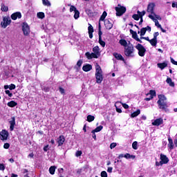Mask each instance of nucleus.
I'll list each match as a JSON object with an SVG mask.
<instances>
[{"mask_svg":"<svg viewBox=\"0 0 177 177\" xmlns=\"http://www.w3.org/2000/svg\"><path fill=\"white\" fill-rule=\"evenodd\" d=\"M154 8H156V4L154 3H149L147 8V13L154 15Z\"/></svg>","mask_w":177,"mask_h":177,"instance_id":"9b49d317","label":"nucleus"},{"mask_svg":"<svg viewBox=\"0 0 177 177\" xmlns=\"http://www.w3.org/2000/svg\"><path fill=\"white\" fill-rule=\"evenodd\" d=\"M132 17H133V19H134V20H139V19H140L138 14V15H136V14L133 15Z\"/></svg>","mask_w":177,"mask_h":177,"instance_id":"c03bdc74","label":"nucleus"},{"mask_svg":"<svg viewBox=\"0 0 177 177\" xmlns=\"http://www.w3.org/2000/svg\"><path fill=\"white\" fill-rule=\"evenodd\" d=\"M103 129V126H99L94 130L91 131L92 133H95V132H100Z\"/></svg>","mask_w":177,"mask_h":177,"instance_id":"c756f323","label":"nucleus"},{"mask_svg":"<svg viewBox=\"0 0 177 177\" xmlns=\"http://www.w3.org/2000/svg\"><path fill=\"white\" fill-rule=\"evenodd\" d=\"M139 114H140V111L138 109L136 112H133V113H131V118H135V117H138Z\"/></svg>","mask_w":177,"mask_h":177,"instance_id":"bb28decb","label":"nucleus"},{"mask_svg":"<svg viewBox=\"0 0 177 177\" xmlns=\"http://www.w3.org/2000/svg\"><path fill=\"white\" fill-rule=\"evenodd\" d=\"M6 95H8L9 97H12V96L13 95L9 90H6Z\"/></svg>","mask_w":177,"mask_h":177,"instance_id":"603ef678","label":"nucleus"},{"mask_svg":"<svg viewBox=\"0 0 177 177\" xmlns=\"http://www.w3.org/2000/svg\"><path fill=\"white\" fill-rule=\"evenodd\" d=\"M5 169V166L3 164H0V171H3Z\"/></svg>","mask_w":177,"mask_h":177,"instance_id":"bf43d9fd","label":"nucleus"},{"mask_svg":"<svg viewBox=\"0 0 177 177\" xmlns=\"http://www.w3.org/2000/svg\"><path fill=\"white\" fill-rule=\"evenodd\" d=\"M159 35H160V34L158 33V32H156L153 34V39L157 40V37H158Z\"/></svg>","mask_w":177,"mask_h":177,"instance_id":"6e6d98bb","label":"nucleus"},{"mask_svg":"<svg viewBox=\"0 0 177 177\" xmlns=\"http://www.w3.org/2000/svg\"><path fill=\"white\" fill-rule=\"evenodd\" d=\"M136 48L137 49V50H138V55L141 57H143V56L146 55V48H145V46H143L142 44H138L136 46Z\"/></svg>","mask_w":177,"mask_h":177,"instance_id":"39448f33","label":"nucleus"},{"mask_svg":"<svg viewBox=\"0 0 177 177\" xmlns=\"http://www.w3.org/2000/svg\"><path fill=\"white\" fill-rule=\"evenodd\" d=\"M145 28V31H151V28L150 26H147Z\"/></svg>","mask_w":177,"mask_h":177,"instance_id":"e2e57ef3","label":"nucleus"},{"mask_svg":"<svg viewBox=\"0 0 177 177\" xmlns=\"http://www.w3.org/2000/svg\"><path fill=\"white\" fill-rule=\"evenodd\" d=\"M160 162H156V167H160V165H162L163 164H168L169 159H168V157L167 156L161 153L160 157Z\"/></svg>","mask_w":177,"mask_h":177,"instance_id":"20e7f679","label":"nucleus"},{"mask_svg":"<svg viewBox=\"0 0 177 177\" xmlns=\"http://www.w3.org/2000/svg\"><path fill=\"white\" fill-rule=\"evenodd\" d=\"M158 102H161L162 101H167V97L164 95H158Z\"/></svg>","mask_w":177,"mask_h":177,"instance_id":"a878e982","label":"nucleus"},{"mask_svg":"<svg viewBox=\"0 0 177 177\" xmlns=\"http://www.w3.org/2000/svg\"><path fill=\"white\" fill-rule=\"evenodd\" d=\"M155 95H156V91L151 90L149 91V93L147 94V96H148V97L145 98V100H146L147 102H149L151 100V99H153V97H154Z\"/></svg>","mask_w":177,"mask_h":177,"instance_id":"f8f14e48","label":"nucleus"},{"mask_svg":"<svg viewBox=\"0 0 177 177\" xmlns=\"http://www.w3.org/2000/svg\"><path fill=\"white\" fill-rule=\"evenodd\" d=\"M38 19H44L45 18V13L40 12L37 13Z\"/></svg>","mask_w":177,"mask_h":177,"instance_id":"c9c22d12","label":"nucleus"},{"mask_svg":"<svg viewBox=\"0 0 177 177\" xmlns=\"http://www.w3.org/2000/svg\"><path fill=\"white\" fill-rule=\"evenodd\" d=\"M18 19H21V13L19 12H17L15 13H13L12 15H11V19L12 20H17Z\"/></svg>","mask_w":177,"mask_h":177,"instance_id":"f3484780","label":"nucleus"},{"mask_svg":"<svg viewBox=\"0 0 177 177\" xmlns=\"http://www.w3.org/2000/svg\"><path fill=\"white\" fill-rule=\"evenodd\" d=\"M82 70H83V71L88 73V71H91L92 70V65H91V64L84 65L82 67Z\"/></svg>","mask_w":177,"mask_h":177,"instance_id":"6ab92c4d","label":"nucleus"},{"mask_svg":"<svg viewBox=\"0 0 177 177\" xmlns=\"http://www.w3.org/2000/svg\"><path fill=\"white\" fill-rule=\"evenodd\" d=\"M8 6H5V5H1V10H2V12H8Z\"/></svg>","mask_w":177,"mask_h":177,"instance_id":"ea45409f","label":"nucleus"},{"mask_svg":"<svg viewBox=\"0 0 177 177\" xmlns=\"http://www.w3.org/2000/svg\"><path fill=\"white\" fill-rule=\"evenodd\" d=\"M171 62L173 64H175V66H177V62L175 61V59H174V58H171Z\"/></svg>","mask_w":177,"mask_h":177,"instance_id":"4d7b16f0","label":"nucleus"},{"mask_svg":"<svg viewBox=\"0 0 177 177\" xmlns=\"http://www.w3.org/2000/svg\"><path fill=\"white\" fill-rule=\"evenodd\" d=\"M152 15H153V16H154V17L156 18V20H161V17H160V15H157L154 12Z\"/></svg>","mask_w":177,"mask_h":177,"instance_id":"8fccbe9b","label":"nucleus"},{"mask_svg":"<svg viewBox=\"0 0 177 177\" xmlns=\"http://www.w3.org/2000/svg\"><path fill=\"white\" fill-rule=\"evenodd\" d=\"M0 136L1 140H6V139H8V136H9V133L6 130H3L0 133Z\"/></svg>","mask_w":177,"mask_h":177,"instance_id":"4468645a","label":"nucleus"},{"mask_svg":"<svg viewBox=\"0 0 177 177\" xmlns=\"http://www.w3.org/2000/svg\"><path fill=\"white\" fill-rule=\"evenodd\" d=\"M122 106H123L124 109H129V106H128V104H123Z\"/></svg>","mask_w":177,"mask_h":177,"instance_id":"774afa93","label":"nucleus"},{"mask_svg":"<svg viewBox=\"0 0 177 177\" xmlns=\"http://www.w3.org/2000/svg\"><path fill=\"white\" fill-rule=\"evenodd\" d=\"M10 145L9 143H5L3 145L4 149H8V147H10Z\"/></svg>","mask_w":177,"mask_h":177,"instance_id":"052dcab7","label":"nucleus"},{"mask_svg":"<svg viewBox=\"0 0 177 177\" xmlns=\"http://www.w3.org/2000/svg\"><path fill=\"white\" fill-rule=\"evenodd\" d=\"M9 89H10V91H12L13 89H16V86L13 84H11L10 87H9Z\"/></svg>","mask_w":177,"mask_h":177,"instance_id":"864d4df0","label":"nucleus"},{"mask_svg":"<svg viewBox=\"0 0 177 177\" xmlns=\"http://www.w3.org/2000/svg\"><path fill=\"white\" fill-rule=\"evenodd\" d=\"M43 2V5H44V6H50V1L48 0H42Z\"/></svg>","mask_w":177,"mask_h":177,"instance_id":"e433bc0d","label":"nucleus"},{"mask_svg":"<svg viewBox=\"0 0 177 177\" xmlns=\"http://www.w3.org/2000/svg\"><path fill=\"white\" fill-rule=\"evenodd\" d=\"M95 79L97 84H102L103 81V71L99 64L95 66Z\"/></svg>","mask_w":177,"mask_h":177,"instance_id":"f03ea898","label":"nucleus"},{"mask_svg":"<svg viewBox=\"0 0 177 177\" xmlns=\"http://www.w3.org/2000/svg\"><path fill=\"white\" fill-rule=\"evenodd\" d=\"M104 26L106 30H111V28H113V23H111L109 19H106L104 21Z\"/></svg>","mask_w":177,"mask_h":177,"instance_id":"dca6fc26","label":"nucleus"},{"mask_svg":"<svg viewBox=\"0 0 177 177\" xmlns=\"http://www.w3.org/2000/svg\"><path fill=\"white\" fill-rule=\"evenodd\" d=\"M167 84H169V86H175V83H174V82H172V79H171L170 77H167V80H166Z\"/></svg>","mask_w":177,"mask_h":177,"instance_id":"393cba45","label":"nucleus"},{"mask_svg":"<svg viewBox=\"0 0 177 177\" xmlns=\"http://www.w3.org/2000/svg\"><path fill=\"white\" fill-rule=\"evenodd\" d=\"M138 34H140V37H143V35L146 34V28H141L140 31H138Z\"/></svg>","mask_w":177,"mask_h":177,"instance_id":"f704fd0d","label":"nucleus"},{"mask_svg":"<svg viewBox=\"0 0 177 177\" xmlns=\"http://www.w3.org/2000/svg\"><path fill=\"white\" fill-rule=\"evenodd\" d=\"M132 147L134 150H138V142H133L132 144Z\"/></svg>","mask_w":177,"mask_h":177,"instance_id":"58836bf2","label":"nucleus"},{"mask_svg":"<svg viewBox=\"0 0 177 177\" xmlns=\"http://www.w3.org/2000/svg\"><path fill=\"white\" fill-rule=\"evenodd\" d=\"M155 26L158 27V28H161V24L158 22V20H155Z\"/></svg>","mask_w":177,"mask_h":177,"instance_id":"79ce46f5","label":"nucleus"},{"mask_svg":"<svg viewBox=\"0 0 177 177\" xmlns=\"http://www.w3.org/2000/svg\"><path fill=\"white\" fill-rule=\"evenodd\" d=\"M7 105L8 107H15V106H17V103L15 101H10V102H8Z\"/></svg>","mask_w":177,"mask_h":177,"instance_id":"cd10ccee","label":"nucleus"},{"mask_svg":"<svg viewBox=\"0 0 177 177\" xmlns=\"http://www.w3.org/2000/svg\"><path fill=\"white\" fill-rule=\"evenodd\" d=\"M103 33L102 32V29L100 24H99V32H98V35H99V44L102 46V48H104L106 46V42L102 40V35Z\"/></svg>","mask_w":177,"mask_h":177,"instance_id":"1a4fd4ad","label":"nucleus"},{"mask_svg":"<svg viewBox=\"0 0 177 177\" xmlns=\"http://www.w3.org/2000/svg\"><path fill=\"white\" fill-rule=\"evenodd\" d=\"M43 90L44 92H49V87H44Z\"/></svg>","mask_w":177,"mask_h":177,"instance_id":"69168bd1","label":"nucleus"},{"mask_svg":"<svg viewBox=\"0 0 177 177\" xmlns=\"http://www.w3.org/2000/svg\"><path fill=\"white\" fill-rule=\"evenodd\" d=\"M130 157H131V154H129V153H126V154H124V158H130Z\"/></svg>","mask_w":177,"mask_h":177,"instance_id":"0e129e2a","label":"nucleus"},{"mask_svg":"<svg viewBox=\"0 0 177 177\" xmlns=\"http://www.w3.org/2000/svg\"><path fill=\"white\" fill-rule=\"evenodd\" d=\"M107 16V12L106 11H104V12L102 13L100 20L101 21H104V19H106V17Z\"/></svg>","mask_w":177,"mask_h":177,"instance_id":"72a5a7b5","label":"nucleus"},{"mask_svg":"<svg viewBox=\"0 0 177 177\" xmlns=\"http://www.w3.org/2000/svg\"><path fill=\"white\" fill-rule=\"evenodd\" d=\"M168 140V147L170 149V150H174V141L172 140V138H169Z\"/></svg>","mask_w":177,"mask_h":177,"instance_id":"5701e85b","label":"nucleus"},{"mask_svg":"<svg viewBox=\"0 0 177 177\" xmlns=\"http://www.w3.org/2000/svg\"><path fill=\"white\" fill-rule=\"evenodd\" d=\"M77 66H78V67H81V66H82V59H80L77 62Z\"/></svg>","mask_w":177,"mask_h":177,"instance_id":"5fc2aeb1","label":"nucleus"},{"mask_svg":"<svg viewBox=\"0 0 177 177\" xmlns=\"http://www.w3.org/2000/svg\"><path fill=\"white\" fill-rule=\"evenodd\" d=\"M158 104L159 106V109L160 110H164L165 111H168V109L167 108L168 107V105H167V101H158Z\"/></svg>","mask_w":177,"mask_h":177,"instance_id":"9d476101","label":"nucleus"},{"mask_svg":"<svg viewBox=\"0 0 177 177\" xmlns=\"http://www.w3.org/2000/svg\"><path fill=\"white\" fill-rule=\"evenodd\" d=\"M171 6L172 8H177V3L173 2Z\"/></svg>","mask_w":177,"mask_h":177,"instance_id":"338daca9","label":"nucleus"},{"mask_svg":"<svg viewBox=\"0 0 177 177\" xmlns=\"http://www.w3.org/2000/svg\"><path fill=\"white\" fill-rule=\"evenodd\" d=\"M77 10V8H75V6H71V8H70V12H75Z\"/></svg>","mask_w":177,"mask_h":177,"instance_id":"a19ab883","label":"nucleus"},{"mask_svg":"<svg viewBox=\"0 0 177 177\" xmlns=\"http://www.w3.org/2000/svg\"><path fill=\"white\" fill-rule=\"evenodd\" d=\"M66 139L64 138V136H60L57 139V143L58 146H62L64 143Z\"/></svg>","mask_w":177,"mask_h":177,"instance_id":"412c9836","label":"nucleus"},{"mask_svg":"<svg viewBox=\"0 0 177 177\" xmlns=\"http://www.w3.org/2000/svg\"><path fill=\"white\" fill-rule=\"evenodd\" d=\"M149 44H151V45L152 46H156V45H157V39H151V40H149Z\"/></svg>","mask_w":177,"mask_h":177,"instance_id":"c85d7f7f","label":"nucleus"},{"mask_svg":"<svg viewBox=\"0 0 177 177\" xmlns=\"http://www.w3.org/2000/svg\"><path fill=\"white\" fill-rule=\"evenodd\" d=\"M55 171H56V167H55V166H51L49 169V172L51 175H55Z\"/></svg>","mask_w":177,"mask_h":177,"instance_id":"2f4dec72","label":"nucleus"},{"mask_svg":"<svg viewBox=\"0 0 177 177\" xmlns=\"http://www.w3.org/2000/svg\"><path fill=\"white\" fill-rule=\"evenodd\" d=\"M12 20L10 19V17H4L3 18V21L1 23V26L3 28H6L7 26L10 24Z\"/></svg>","mask_w":177,"mask_h":177,"instance_id":"0eeeda50","label":"nucleus"},{"mask_svg":"<svg viewBox=\"0 0 177 177\" xmlns=\"http://www.w3.org/2000/svg\"><path fill=\"white\" fill-rule=\"evenodd\" d=\"M107 172L111 174V172H113V167H108Z\"/></svg>","mask_w":177,"mask_h":177,"instance_id":"13d9d810","label":"nucleus"},{"mask_svg":"<svg viewBox=\"0 0 177 177\" xmlns=\"http://www.w3.org/2000/svg\"><path fill=\"white\" fill-rule=\"evenodd\" d=\"M82 151H77L75 153L76 157H80V156H82Z\"/></svg>","mask_w":177,"mask_h":177,"instance_id":"a18cd8bd","label":"nucleus"},{"mask_svg":"<svg viewBox=\"0 0 177 177\" xmlns=\"http://www.w3.org/2000/svg\"><path fill=\"white\" fill-rule=\"evenodd\" d=\"M87 59L91 60V59H97L100 57V48L96 46L93 48V53L87 52L85 53Z\"/></svg>","mask_w":177,"mask_h":177,"instance_id":"f257e3e1","label":"nucleus"},{"mask_svg":"<svg viewBox=\"0 0 177 177\" xmlns=\"http://www.w3.org/2000/svg\"><path fill=\"white\" fill-rule=\"evenodd\" d=\"M134 52L135 48L132 44H128V46L124 48V55L127 57H133L135 56Z\"/></svg>","mask_w":177,"mask_h":177,"instance_id":"7ed1b4c3","label":"nucleus"},{"mask_svg":"<svg viewBox=\"0 0 177 177\" xmlns=\"http://www.w3.org/2000/svg\"><path fill=\"white\" fill-rule=\"evenodd\" d=\"M137 13L139 16V17L141 19V20H143V16H145V15H146V11H137Z\"/></svg>","mask_w":177,"mask_h":177,"instance_id":"7c9ffc66","label":"nucleus"},{"mask_svg":"<svg viewBox=\"0 0 177 177\" xmlns=\"http://www.w3.org/2000/svg\"><path fill=\"white\" fill-rule=\"evenodd\" d=\"M88 33H92V32H93V27L91 25H90V26H88Z\"/></svg>","mask_w":177,"mask_h":177,"instance_id":"37998d69","label":"nucleus"},{"mask_svg":"<svg viewBox=\"0 0 177 177\" xmlns=\"http://www.w3.org/2000/svg\"><path fill=\"white\" fill-rule=\"evenodd\" d=\"M130 33L132 35V37L134 39H136V41H138V42H140V44H142V40H140V39H139V37H138V33H136V32H135L132 29H131Z\"/></svg>","mask_w":177,"mask_h":177,"instance_id":"2eb2a0df","label":"nucleus"},{"mask_svg":"<svg viewBox=\"0 0 177 177\" xmlns=\"http://www.w3.org/2000/svg\"><path fill=\"white\" fill-rule=\"evenodd\" d=\"M22 31L24 35H28L30 34V26L26 22H24L22 24Z\"/></svg>","mask_w":177,"mask_h":177,"instance_id":"6e6552de","label":"nucleus"},{"mask_svg":"<svg viewBox=\"0 0 177 177\" xmlns=\"http://www.w3.org/2000/svg\"><path fill=\"white\" fill-rule=\"evenodd\" d=\"M10 126V131H13L15 129V125H16V120L15 118H12V120L9 122Z\"/></svg>","mask_w":177,"mask_h":177,"instance_id":"aec40b11","label":"nucleus"},{"mask_svg":"<svg viewBox=\"0 0 177 177\" xmlns=\"http://www.w3.org/2000/svg\"><path fill=\"white\" fill-rule=\"evenodd\" d=\"M101 177H107V172H106V171H102L101 172Z\"/></svg>","mask_w":177,"mask_h":177,"instance_id":"49530a36","label":"nucleus"},{"mask_svg":"<svg viewBox=\"0 0 177 177\" xmlns=\"http://www.w3.org/2000/svg\"><path fill=\"white\" fill-rule=\"evenodd\" d=\"M74 13H75L74 19H75L77 20V19H78L80 17V11H78V10H77Z\"/></svg>","mask_w":177,"mask_h":177,"instance_id":"4c0bfd02","label":"nucleus"},{"mask_svg":"<svg viewBox=\"0 0 177 177\" xmlns=\"http://www.w3.org/2000/svg\"><path fill=\"white\" fill-rule=\"evenodd\" d=\"M119 44H120V45L122 46H124V48H127L128 46V45L131 44V42L129 41V43L127 41V40L122 39L119 41Z\"/></svg>","mask_w":177,"mask_h":177,"instance_id":"a211bd4d","label":"nucleus"},{"mask_svg":"<svg viewBox=\"0 0 177 177\" xmlns=\"http://www.w3.org/2000/svg\"><path fill=\"white\" fill-rule=\"evenodd\" d=\"M116 146H117V143H115V142H112V143L110 145V149H114Z\"/></svg>","mask_w":177,"mask_h":177,"instance_id":"de8ad7c7","label":"nucleus"},{"mask_svg":"<svg viewBox=\"0 0 177 177\" xmlns=\"http://www.w3.org/2000/svg\"><path fill=\"white\" fill-rule=\"evenodd\" d=\"M157 66L161 70H164L165 68V67H167L168 66V64H167V62L158 63L157 64Z\"/></svg>","mask_w":177,"mask_h":177,"instance_id":"4be33fe9","label":"nucleus"},{"mask_svg":"<svg viewBox=\"0 0 177 177\" xmlns=\"http://www.w3.org/2000/svg\"><path fill=\"white\" fill-rule=\"evenodd\" d=\"M44 150L45 151H48L49 150V145H46L44 147Z\"/></svg>","mask_w":177,"mask_h":177,"instance_id":"680f3d73","label":"nucleus"},{"mask_svg":"<svg viewBox=\"0 0 177 177\" xmlns=\"http://www.w3.org/2000/svg\"><path fill=\"white\" fill-rule=\"evenodd\" d=\"M162 124H164V120L161 118L156 119L152 122V125H154L155 127H160V125H162Z\"/></svg>","mask_w":177,"mask_h":177,"instance_id":"ddd939ff","label":"nucleus"},{"mask_svg":"<svg viewBox=\"0 0 177 177\" xmlns=\"http://www.w3.org/2000/svg\"><path fill=\"white\" fill-rule=\"evenodd\" d=\"M149 19L153 20V21H154V22H155V20H157V19H156V18H154V17H154V15H149Z\"/></svg>","mask_w":177,"mask_h":177,"instance_id":"3c124183","label":"nucleus"},{"mask_svg":"<svg viewBox=\"0 0 177 177\" xmlns=\"http://www.w3.org/2000/svg\"><path fill=\"white\" fill-rule=\"evenodd\" d=\"M95 120V116L92 115H88L87 116V121L88 122H92V121Z\"/></svg>","mask_w":177,"mask_h":177,"instance_id":"473e14b6","label":"nucleus"},{"mask_svg":"<svg viewBox=\"0 0 177 177\" xmlns=\"http://www.w3.org/2000/svg\"><path fill=\"white\" fill-rule=\"evenodd\" d=\"M59 92L61 93V95H64V93H66V91L64 90V88L59 87Z\"/></svg>","mask_w":177,"mask_h":177,"instance_id":"09e8293b","label":"nucleus"},{"mask_svg":"<svg viewBox=\"0 0 177 177\" xmlns=\"http://www.w3.org/2000/svg\"><path fill=\"white\" fill-rule=\"evenodd\" d=\"M114 57L117 59V60H124V57H122V55L121 54H118L117 53H113Z\"/></svg>","mask_w":177,"mask_h":177,"instance_id":"b1692460","label":"nucleus"},{"mask_svg":"<svg viewBox=\"0 0 177 177\" xmlns=\"http://www.w3.org/2000/svg\"><path fill=\"white\" fill-rule=\"evenodd\" d=\"M115 10H116V16H122V15H124V13L127 12V8L118 4V7L115 8Z\"/></svg>","mask_w":177,"mask_h":177,"instance_id":"423d86ee","label":"nucleus"}]
</instances>
